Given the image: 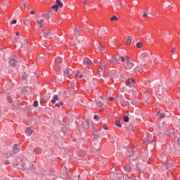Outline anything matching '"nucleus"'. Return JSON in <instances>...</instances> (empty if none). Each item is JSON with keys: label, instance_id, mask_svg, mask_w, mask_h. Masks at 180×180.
I'll list each match as a JSON object with an SVG mask.
<instances>
[{"label": "nucleus", "instance_id": "obj_1", "mask_svg": "<svg viewBox=\"0 0 180 180\" xmlns=\"http://www.w3.org/2000/svg\"><path fill=\"white\" fill-rule=\"evenodd\" d=\"M155 92L157 95L162 96L165 93L164 84L160 83L158 88L155 89Z\"/></svg>", "mask_w": 180, "mask_h": 180}, {"label": "nucleus", "instance_id": "obj_2", "mask_svg": "<svg viewBox=\"0 0 180 180\" xmlns=\"http://www.w3.org/2000/svg\"><path fill=\"white\" fill-rule=\"evenodd\" d=\"M42 32H44V37L47 39H51L53 35L52 30H42Z\"/></svg>", "mask_w": 180, "mask_h": 180}, {"label": "nucleus", "instance_id": "obj_3", "mask_svg": "<svg viewBox=\"0 0 180 180\" xmlns=\"http://www.w3.org/2000/svg\"><path fill=\"white\" fill-rule=\"evenodd\" d=\"M73 74V70L71 68H68L64 71L63 75L65 77H70Z\"/></svg>", "mask_w": 180, "mask_h": 180}, {"label": "nucleus", "instance_id": "obj_4", "mask_svg": "<svg viewBox=\"0 0 180 180\" xmlns=\"http://www.w3.org/2000/svg\"><path fill=\"white\" fill-rule=\"evenodd\" d=\"M110 178L112 180H119L120 179V176L118 173H112Z\"/></svg>", "mask_w": 180, "mask_h": 180}, {"label": "nucleus", "instance_id": "obj_5", "mask_svg": "<svg viewBox=\"0 0 180 180\" xmlns=\"http://www.w3.org/2000/svg\"><path fill=\"white\" fill-rule=\"evenodd\" d=\"M83 64L84 65H91L93 64V62L86 57L83 60Z\"/></svg>", "mask_w": 180, "mask_h": 180}, {"label": "nucleus", "instance_id": "obj_6", "mask_svg": "<svg viewBox=\"0 0 180 180\" xmlns=\"http://www.w3.org/2000/svg\"><path fill=\"white\" fill-rule=\"evenodd\" d=\"M146 143H153V138H152V135L148 134V135H146Z\"/></svg>", "mask_w": 180, "mask_h": 180}, {"label": "nucleus", "instance_id": "obj_7", "mask_svg": "<svg viewBox=\"0 0 180 180\" xmlns=\"http://www.w3.org/2000/svg\"><path fill=\"white\" fill-rule=\"evenodd\" d=\"M43 22H44L43 19H37V25L39 28H42Z\"/></svg>", "mask_w": 180, "mask_h": 180}, {"label": "nucleus", "instance_id": "obj_8", "mask_svg": "<svg viewBox=\"0 0 180 180\" xmlns=\"http://www.w3.org/2000/svg\"><path fill=\"white\" fill-rule=\"evenodd\" d=\"M134 67V63H131V62H127L126 66L125 68H127V70H131Z\"/></svg>", "mask_w": 180, "mask_h": 180}, {"label": "nucleus", "instance_id": "obj_9", "mask_svg": "<svg viewBox=\"0 0 180 180\" xmlns=\"http://www.w3.org/2000/svg\"><path fill=\"white\" fill-rule=\"evenodd\" d=\"M131 169H132V168L130 165H126V166L124 167V170H125L126 172H127V173H130Z\"/></svg>", "mask_w": 180, "mask_h": 180}, {"label": "nucleus", "instance_id": "obj_10", "mask_svg": "<svg viewBox=\"0 0 180 180\" xmlns=\"http://www.w3.org/2000/svg\"><path fill=\"white\" fill-rule=\"evenodd\" d=\"M32 134H33V129H32L31 127L27 128L25 131V134L27 136H30Z\"/></svg>", "mask_w": 180, "mask_h": 180}, {"label": "nucleus", "instance_id": "obj_11", "mask_svg": "<svg viewBox=\"0 0 180 180\" xmlns=\"http://www.w3.org/2000/svg\"><path fill=\"white\" fill-rule=\"evenodd\" d=\"M17 63L18 62L16 61L15 58H12L10 59V64L11 66L15 67Z\"/></svg>", "mask_w": 180, "mask_h": 180}, {"label": "nucleus", "instance_id": "obj_12", "mask_svg": "<svg viewBox=\"0 0 180 180\" xmlns=\"http://www.w3.org/2000/svg\"><path fill=\"white\" fill-rule=\"evenodd\" d=\"M13 151H14L15 153H18L20 151L18 144L14 145V146L13 147Z\"/></svg>", "mask_w": 180, "mask_h": 180}, {"label": "nucleus", "instance_id": "obj_13", "mask_svg": "<svg viewBox=\"0 0 180 180\" xmlns=\"http://www.w3.org/2000/svg\"><path fill=\"white\" fill-rule=\"evenodd\" d=\"M149 55H150V53L148 51L143 52L142 54H141L143 59H146V58H148Z\"/></svg>", "mask_w": 180, "mask_h": 180}, {"label": "nucleus", "instance_id": "obj_14", "mask_svg": "<svg viewBox=\"0 0 180 180\" xmlns=\"http://www.w3.org/2000/svg\"><path fill=\"white\" fill-rule=\"evenodd\" d=\"M15 47H16L18 50H20V49H21L22 48V44L21 42H20V41H16V43H15Z\"/></svg>", "mask_w": 180, "mask_h": 180}, {"label": "nucleus", "instance_id": "obj_15", "mask_svg": "<svg viewBox=\"0 0 180 180\" xmlns=\"http://www.w3.org/2000/svg\"><path fill=\"white\" fill-rule=\"evenodd\" d=\"M63 62V59H61V58L60 57H56V59H55V63L56 64V65H58V64H60V63H62Z\"/></svg>", "mask_w": 180, "mask_h": 180}, {"label": "nucleus", "instance_id": "obj_16", "mask_svg": "<svg viewBox=\"0 0 180 180\" xmlns=\"http://www.w3.org/2000/svg\"><path fill=\"white\" fill-rule=\"evenodd\" d=\"M34 153L37 155H40L41 153V149L40 148H35L34 150Z\"/></svg>", "mask_w": 180, "mask_h": 180}, {"label": "nucleus", "instance_id": "obj_17", "mask_svg": "<svg viewBox=\"0 0 180 180\" xmlns=\"http://www.w3.org/2000/svg\"><path fill=\"white\" fill-rule=\"evenodd\" d=\"M131 83H134V79H131L129 78L127 82H126V85L127 86H129L131 84Z\"/></svg>", "mask_w": 180, "mask_h": 180}, {"label": "nucleus", "instance_id": "obj_18", "mask_svg": "<svg viewBox=\"0 0 180 180\" xmlns=\"http://www.w3.org/2000/svg\"><path fill=\"white\" fill-rule=\"evenodd\" d=\"M56 101H59V97L58 95H56L54 97H53L51 102L53 104H54V103H56Z\"/></svg>", "mask_w": 180, "mask_h": 180}, {"label": "nucleus", "instance_id": "obj_19", "mask_svg": "<svg viewBox=\"0 0 180 180\" xmlns=\"http://www.w3.org/2000/svg\"><path fill=\"white\" fill-rule=\"evenodd\" d=\"M56 6H59L60 8L63 7V3H61L60 0H56Z\"/></svg>", "mask_w": 180, "mask_h": 180}, {"label": "nucleus", "instance_id": "obj_20", "mask_svg": "<svg viewBox=\"0 0 180 180\" xmlns=\"http://www.w3.org/2000/svg\"><path fill=\"white\" fill-rule=\"evenodd\" d=\"M112 79H119V73L118 72H114V74L113 75H112Z\"/></svg>", "mask_w": 180, "mask_h": 180}, {"label": "nucleus", "instance_id": "obj_21", "mask_svg": "<svg viewBox=\"0 0 180 180\" xmlns=\"http://www.w3.org/2000/svg\"><path fill=\"white\" fill-rule=\"evenodd\" d=\"M132 40V37H128V39H127V45H130L131 44Z\"/></svg>", "mask_w": 180, "mask_h": 180}, {"label": "nucleus", "instance_id": "obj_22", "mask_svg": "<svg viewBox=\"0 0 180 180\" xmlns=\"http://www.w3.org/2000/svg\"><path fill=\"white\" fill-rule=\"evenodd\" d=\"M99 64H100L101 70H105V65L104 63H103L101 60H100V61H99Z\"/></svg>", "mask_w": 180, "mask_h": 180}, {"label": "nucleus", "instance_id": "obj_23", "mask_svg": "<svg viewBox=\"0 0 180 180\" xmlns=\"http://www.w3.org/2000/svg\"><path fill=\"white\" fill-rule=\"evenodd\" d=\"M76 78L82 79L83 77V75L82 73L79 71H77V73L76 74Z\"/></svg>", "mask_w": 180, "mask_h": 180}, {"label": "nucleus", "instance_id": "obj_24", "mask_svg": "<svg viewBox=\"0 0 180 180\" xmlns=\"http://www.w3.org/2000/svg\"><path fill=\"white\" fill-rule=\"evenodd\" d=\"M96 105H97L99 108L102 109V108H103V104L101 101H97V102H96Z\"/></svg>", "mask_w": 180, "mask_h": 180}, {"label": "nucleus", "instance_id": "obj_25", "mask_svg": "<svg viewBox=\"0 0 180 180\" xmlns=\"http://www.w3.org/2000/svg\"><path fill=\"white\" fill-rule=\"evenodd\" d=\"M157 115H159L160 118L163 119L165 117V114L162 113L161 111L157 112Z\"/></svg>", "mask_w": 180, "mask_h": 180}, {"label": "nucleus", "instance_id": "obj_26", "mask_svg": "<svg viewBox=\"0 0 180 180\" xmlns=\"http://www.w3.org/2000/svg\"><path fill=\"white\" fill-rule=\"evenodd\" d=\"M104 49H105L104 47L101 44H98V50L103 52Z\"/></svg>", "mask_w": 180, "mask_h": 180}, {"label": "nucleus", "instance_id": "obj_27", "mask_svg": "<svg viewBox=\"0 0 180 180\" xmlns=\"http://www.w3.org/2000/svg\"><path fill=\"white\" fill-rule=\"evenodd\" d=\"M116 61H119V59L115 57H112V59L110 60V63H115Z\"/></svg>", "mask_w": 180, "mask_h": 180}, {"label": "nucleus", "instance_id": "obj_28", "mask_svg": "<svg viewBox=\"0 0 180 180\" xmlns=\"http://www.w3.org/2000/svg\"><path fill=\"white\" fill-rule=\"evenodd\" d=\"M115 124L116 125V127H122V124H120V121L115 122Z\"/></svg>", "mask_w": 180, "mask_h": 180}, {"label": "nucleus", "instance_id": "obj_29", "mask_svg": "<svg viewBox=\"0 0 180 180\" xmlns=\"http://www.w3.org/2000/svg\"><path fill=\"white\" fill-rule=\"evenodd\" d=\"M165 134H166L167 136H169L170 131L168 127L166 128V131L165 132Z\"/></svg>", "mask_w": 180, "mask_h": 180}, {"label": "nucleus", "instance_id": "obj_30", "mask_svg": "<svg viewBox=\"0 0 180 180\" xmlns=\"http://www.w3.org/2000/svg\"><path fill=\"white\" fill-rule=\"evenodd\" d=\"M136 47L139 49H141V47H143V44L141 42H139L136 44Z\"/></svg>", "mask_w": 180, "mask_h": 180}, {"label": "nucleus", "instance_id": "obj_31", "mask_svg": "<svg viewBox=\"0 0 180 180\" xmlns=\"http://www.w3.org/2000/svg\"><path fill=\"white\" fill-rule=\"evenodd\" d=\"M52 8L57 12L58 10V5H54V6H52Z\"/></svg>", "mask_w": 180, "mask_h": 180}, {"label": "nucleus", "instance_id": "obj_32", "mask_svg": "<svg viewBox=\"0 0 180 180\" xmlns=\"http://www.w3.org/2000/svg\"><path fill=\"white\" fill-rule=\"evenodd\" d=\"M110 20L111 21H113V20L117 21V20H118V18L117 16L114 15L113 17L111 18Z\"/></svg>", "mask_w": 180, "mask_h": 180}, {"label": "nucleus", "instance_id": "obj_33", "mask_svg": "<svg viewBox=\"0 0 180 180\" xmlns=\"http://www.w3.org/2000/svg\"><path fill=\"white\" fill-rule=\"evenodd\" d=\"M78 33H79V30L77 27H75V29L74 30V34L77 35L78 34Z\"/></svg>", "mask_w": 180, "mask_h": 180}, {"label": "nucleus", "instance_id": "obj_34", "mask_svg": "<svg viewBox=\"0 0 180 180\" xmlns=\"http://www.w3.org/2000/svg\"><path fill=\"white\" fill-rule=\"evenodd\" d=\"M7 101H8L9 103H12L13 99L11 96L7 97Z\"/></svg>", "mask_w": 180, "mask_h": 180}, {"label": "nucleus", "instance_id": "obj_35", "mask_svg": "<svg viewBox=\"0 0 180 180\" xmlns=\"http://www.w3.org/2000/svg\"><path fill=\"white\" fill-rule=\"evenodd\" d=\"M37 106H38V101H34V103H33V107L34 108H37Z\"/></svg>", "mask_w": 180, "mask_h": 180}, {"label": "nucleus", "instance_id": "obj_36", "mask_svg": "<svg viewBox=\"0 0 180 180\" xmlns=\"http://www.w3.org/2000/svg\"><path fill=\"white\" fill-rule=\"evenodd\" d=\"M64 103L63 102H60V103L56 104L55 106L56 108H60V105L63 106Z\"/></svg>", "mask_w": 180, "mask_h": 180}, {"label": "nucleus", "instance_id": "obj_37", "mask_svg": "<svg viewBox=\"0 0 180 180\" xmlns=\"http://www.w3.org/2000/svg\"><path fill=\"white\" fill-rule=\"evenodd\" d=\"M123 120L125 122H129V117H124Z\"/></svg>", "mask_w": 180, "mask_h": 180}, {"label": "nucleus", "instance_id": "obj_38", "mask_svg": "<svg viewBox=\"0 0 180 180\" xmlns=\"http://www.w3.org/2000/svg\"><path fill=\"white\" fill-rule=\"evenodd\" d=\"M16 23H18V20H12V22H11V25H15Z\"/></svg>", "mask_w": 180, "mask_h": 180}, {"label": "nucleus", "instance_id": "obj_39", "mask_svg": "<svg viewBox=\"0 0 180 180\" xmlns=\"http://www.w3.org/2000/svg\"><path fill=\"white\" fill-rule=\"evenodd\" d=\"M23 23L25 25H28L29 24V20L27 19H25L23 22Z\"/></svg>", "mask_w": 180, "mask_h": 180}, {"label": "nucleus", "instance_id": "obj_40", "mask_svg": "<svg viewBox=\"0 0 180 180\" xmlns=\"http://www.w3.org/2000/svg\"><path fill=\"white\" fill-rule=\"evenodd\" d=\"M99 118H100L99 116H97V115H94V120H96L97 121L99 120Z\"/></svg>", "mask_w": 180, "mask_h": 180}, {"label": "nucleus", "instance_id": "obj_41", "mask_svg": "<svg viewBox=\"0 0 180 180\" xmlns=\"http://www.w3.org/2000/svg\"><path fill=\"white\" fill-rule=\"evenodd\" d=\"M147 16H148V12L146 11V12L144 13L143 15V18H147Z\"/></svg>", "mask_w": 180, "mask_h": 180}, {"label": "nucleus", "instance_id": "obj_42", "mask_svg": "<svg viewBox=\"0 0 180 180\" xmlns=\"http://www.w3.org/2000/svg\"><path fill=\"white\" fill-rule=\"evenodd\" d=\"M8 6V5L6 4H4L2 7H3V10H5V8Z\"/></svg>", "mask_w": 180, "mask_h": 180}, {"label": "nucleus", "instance_id": "obj_43", "mask_svg": "<svg viewBox=\"0 0 180 180\" xmlns=\"http://www.w3.org/2000/svg\"><path fill=\"white\" fill-rule=\"evenodd\" d=\"M120 59L121 61L124 62V58L123 56H120Z\"/></svg>", "mask_w": 180, "mask_h": 180}, {"label": "nucleus", "instance_id": "obj_44", "mask_svg": "<svg viewBox=\"0 0 180 180\" xmlns=\"http://www.w3.org/2000/svg\"><path fill=\"white\" fill-rule=\"evenodd\" d=\"M129 153H130V150H127V155L128 158H129L130 156H131V155H129Z\"/></svg>", "mask_w": 180, "mask_h": 180}, {"label": "nucleus", "instance_id": "obj_45", "mask_svg": "<svg viewBox=\"0 0 180 180\" xmlns=\"http://www.w3.org/2000/svg\"><path fill=\"white\" fill-rule=\"evenodd\" d=\"M98 150H99V149H92V152L94 153H96V151L98 152Z\"/></svg>", "mask_w": 180, "mask_h": 180}, {"label": "nucleus", "instance_id": "obj_46", "mask_svg": "<svg viewBox=\"0 0 180 180\" xmlns=\"http://www.w3.org/2000/svg\"><path fill=\"white\" fill-rule=\"evenodd\" d=\"M129 60H130V57L129 56H127V62H130Z\"/></svg>", "mask_w": 180, "mask_h": 180}, {"label": "nucleus", "instance_id": "obj_47", "mask_svg": "<svg viewBox=\"0 0 180 180\" xmlns=\"http://www.w3.org/2000/svg\"><path fill=\"white\" fill-rule=\"evenodd\" d=\"M31 14L34 15L35 14V11H34V10L31 11Z\"/></svg>", "mask_w": 180, "mask_h": 180}, {"label": "nucleus", "instance_id": "obj_48", "mask_svg": "<svg viewBox=\"0 0 180 180\" xmlns=\"http://www.w3.org/2000/svg\"><path fill=\"white\" fill-rule=\"evenodd\" d=\"M175 50H176V48H173L172 49H171V52L174 53L175 51Z\"/></svg>", "mask_w": 180, "mask_h": 180}, {"label": "nucleus", "instance_id": "obj_49", "mask_svg": "<svg viewBox=\"0 0 180 180\" xmlns=\"http://www.w3.org/2000/svg\"><path fill=\"white\" fill-rule=\"evenodd\" d=\"M115 100V98H112V97H110V98H108V101H114Z\"/></svg>", "mask_w": 180, "mask_h": 180}, {"label": "nucleus", "instance_id": "obj_50", "mask_svg": "<svg viewBox=\"0 0 180 180\" xmlns=\"http://www.w3.org/2000/svg\"><path fill=\"white\" fill-rule=\"evenodd\" d=\"M22 5H23V6L25 7V8H27V4H26L23 3Z\"/></svg>", "mask_w": 180, "mask_h": 180}, {"label": "nucleus", "instance_id": "obj_51", "mask_svg": "<svg viewBox=\"0 0 180 180\" xmlns=\"http://www.w3.org/2000/svg\"><path fill=\"white\" fill-rule=\"evenodd\" d=\"M27 4V1H25V0H23V1H22V4Z\"/></svg>", "mask_w": 180, "mask_h": 180}, {"label": "nucleus", "instance_id": "obj_52", "mask_svg": "<svg viewBox=\"0 0 180 180\" xmlns=\"http://www.w3.org/2000/svg\"><path fill=\"white\" fill-rule=\"evenodd\" d=\"M16 36H20V32H16Z\"/></svg>", "mask_w": 180, "mask_h": 180}, {"label": "nucleus", "instance_id": "obj_53", "mask_svg": "<svg viewBox=\"0 0 180 180\" xmlns=\"http://www.w3.org/2000/svg\"><path fill=\"white\" fill-rule=\"evenodd\" d=\"M56 67H57V65H55V66H54V70H56V71H58V70L56 69Z\"/></svg>", "mask_w": 180, "mask_h": 180}, {"label": "nucleus", "instance_id": "obj_54", "mask_svg": "<svg viewBox=\"0 0 180 180\" xmlns=\"http://www.w3.org/2000/svg\"><path fill=\"white\" fill-rule=\"evenodd\" d=\"M88 1H84V5H86L87 4Z\"/></svg>", "mask_w": 180, "mask_h": 180}, {"label": "nucleus", "instance_id": "obj_55", "mask_svg": "<svg viewBox=\"0 0 180 180\" xmlns=\"http://www.w3.org/2000/svg\"><path fill=\"white\" fill-rule=\"evenodd\" d=\"M178 143L180 145V137H179V139H178Z\"/></svg>", "mask_w": 180, "mask_h": 180}, {"label": "nucleus", "instance_id": "obj_56", "mask_svg": "<svg viewBox=\"0 0 180 180\" xmlns=\"http://www.w3.org/2000/svg\"><path fill=\"white\" fill-rule=\"evenodd\" d=\"M26 78H27V77H24V76L22 77L23 79H26Z\"/></svg>", "mask_w": 180, "mask_h": 180}, {"label": "nucleus", "instance_id": "obj_57", "mask_svg": "<svg viewBox=\"0 0 180 180\" xmlns=\"http://www.w3.org/2000/svg\"><path fill=\"white\" fill-rule=\"evenodd\" d=\"M119 99H120V97H117V98H116V100H117V101H119Z\"/></svg>", "mask_w": 180, "mask_h": 180}, {"label": "nucleus", "instance_id": "obj_58", "mask_svg": "<svg viewBox=\"0 0 180 180\" xmlns=\"http://www.w3.org/2000/svg\"><path fill=\"white\" fill-rule=\"evenodd\" d=\"M104 129H105V130H108V128L106 127H105Z\"/></svg>", "mask_w": 180, "mask_h": 180}, {"label": "nucleus", "instance_id": "obj_59", "mask_svg": "<svg viewBox=\"0 0 180 180\" xmlns=\"http://www.w3.org/2000/svg\"><path fill=\"white\" fill-rule=\"evenodd\" d=\"M156 60H157V59L153 60V61H156Z\"/></svg>", "mask_w": 180, "mask_h": 180}, {"label": "nucleus", "instance_id": "obj_60", "mask_svg": "<svg viewBox=\"0 0 180 180\" xmlns=\"http://www.w3.org/2000/svg\"><path fill=\"white\" fill-rule=\"evenodd\" d=\"M121 98H122V100H124V97H121Z\"/></svg>", "mask_w": 180, "mask_h": 180}, {"label": "nucleus", "instance_id": "obj_61", "mask_svg": "<svg viewBox=\"0 0 180 180\" xmlns=\"http://www.w3.org/2000/svg\"><path fill=\"white\" fill-rule=\"evenodd\" d=\"M80 177V175H78V178H79Z\"/></svg>", "mask_w": 180, "mask_h": 180}, {"label": "nucleus", "instance_id": "obj_62", "mask_svg": "<svg viewBox=\"0 0 180 180\" xmlns=\"http://www.w3.org/2000/svg\"><path fill=\"white\" fill-rule=\"evenodd\" d=\"M27 169V167H25V169Z\"/></svg>", "mask_w": 180, "mask_h": 180}, {"label": "nucleus", "instance_id": "obj_63", "mask_svg": "<svg viewBox=\"0 0 180 180\" xmlns=\"http://www.w3.org/2000/svg\"><path fill=\"white\" fill-rule=\"evenodd\" d=\"M44 1H46L47 0H44Z\"/></svg>", "mask_w": 180, "mask_h": 180}]
</instances>
